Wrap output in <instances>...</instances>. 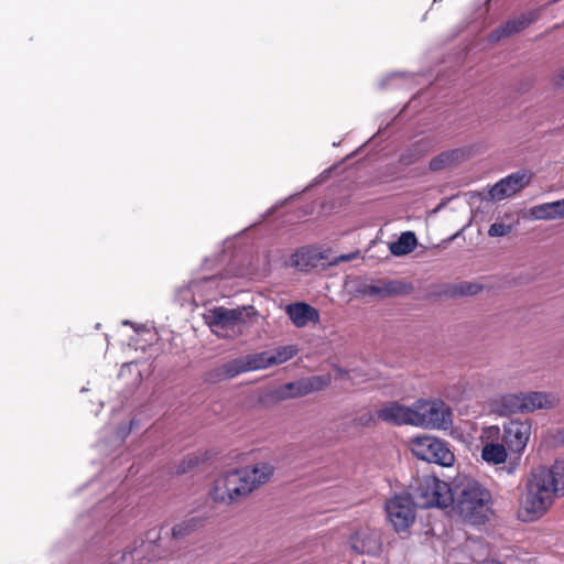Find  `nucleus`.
Masks as SVG:
<instances>
[{"mask_svg":"<svg viewBox=\"0 0 564 564\" xmlns=\"http://www.w3.org/2000/svg\"><path fill=\"white\" fill-rule=\"evenodd\" d=\"M273 473V466L268 463L257 464L252 468L229 470L213 481L208 496L216 503L238 502L268 482Z\"/></svg>","mask_w":564,"mask_h":564,"instance_id":"nucleus-1","label":"nucleus"},{"mask_svg":"<svg viewBox=\"0 0 564 564\" xmlns=\"http://www.w3.org/2000/svg\"><path fill=\"white\" fill-rule=\"evenodd\" d=\"M455 510L473 524L485 523L491 513V495L479 482L468 480L454 496Z\"/></svg>","mask_w":564,"mask_h":564,"instance_id":"nucleus-2","label":"nucleus"},{"mask_svg":"<svg viewBox=\"0 0 564 564\" xmlns=\"http://www.w3.org/2000/svg\"><path fill=\"white\" fill-rule=\"evenodd\" d=\"M555 497L532 471L519 499L517 518L522 522H534L543 518L554 503Z\"/></svg>","mask_w":564,"mask_h":564,"instance_id":"nucleus-3","label":"nucleus"},{"mask_svg":"<svg viewBox=\"0 0 564 564\" xmlns=\"http://www.w3.org/2000/svg\"><path fill=\"white\" fill-rule=\"evenodd\" d=\"M254 316L257 311L251 305L237 308L218 306L209 311L207 323L217 336L234 338L243 333L249 319Z\"/></svg>","mask_w":564,"mask_h":564,"instance_id":"nucleus-4","label":"nucleus"},{"mask_svg":"<svg viewBox=\"0 0 564 564\" xmlns=\"http://www.w3.org/2000/svg\"><path fill=\"white\" fill-rule=\"evenodd\" d=\"M416 482L414 499L420 508H446L454 502V492L446 481L424 475Z\"/></svg>","mask_w":564,"mask_h":564,"instance_id":"nucleus-5","label":"nucleus"},{"mask_svg":"<svg viewBox=\"0 0 564 564\" xmlns=\"http://www.w3.org/2000/svg\"><path fill=\"white\" fill-rule=\"evenodd\" d=\"M413 411L414 426L446 430L452 425V411L441 400H417L413 403Z\"/></svg>","mask_w":564,"mask_h":564,"instance_id":"nucleus-6","label":"nucleus"},{"mask_svg":"<svg viewBox=\"0 0 564 564\" xmlns=\"http://www.w3.org/2000/svg\"><path fill=\"white\" fill-rule=\"evenodd\" d=\"M410 449L419 459L449 467L455 456L446 442L430 435H417L410 440Z\"/></svg>","mask_w":564,"mask_h":564,"instance_id":"nucleus-7","label":"nucleus"},{"mask_svg":"<svg viewBox=\"0 0 564 564\" xmlns=\"http://www.w3.org/2000/svg\"><path fill=\"white\" fill-rule=\"evenodd\" d=\"M330 382L328 376H313L303 378L293 382L285 383L276 388L273 395L278 400L293 399L307 395L312 392L321 391Z\"/></svg>","mask_w":564,"mask_h":564,"instance_id":"nucleus-8","label":"nucleus"},{"mask_svg":"<svg viewBox=\"0 0 564 564\" xmlns=\"http://www.w3.org/2000/svg\"><path fill=\"white\" fill-rule=\"evenodd\" d=\"M386 510L395 531H404L415 520L414 502L408 496H395L386 503Z\"/></svg>","mask_w":564,"mask_h":564,"instance_id":"nucleus-9","label":"nucleus"},{"mask_svg":"<svg viewBox=\"0 0 564 564\" xmlns=\"http://www.w3.org/2000/svg\"><path fill=\"white\" fill-rule=\"evenodd\" d=\"M531 435V423L529 421L511 420L503 425L502 441L508 449L521 456L527 447Z\"/></svg>","mask_w":564,"mask_h":564,"instance_id":"nucleus-10","label":"nucleus"},{"mask_svg":"<svg viewBox=\"0 0 564 564\" xmlns=\"http://www.w3.org/2000/svg\"><path fill=\"white\" fill-rule=\"evenodd\" d=\"M532 176V172L528 170L514 172L496 183L489 191V194L496 200L510 197L528 186L531 183Z\"/></svg>","mask_w":564,"mask_h":564,"instance_id":"nucleus-11","label":"nucleus"},{"mask_svg":"<svg viewBox=\"0 0 564 564\" xmlns=\"http://www.w3.org/2000/svg\"><path fill=\"white\" fill-rule=\"evenodd\" d=\"M539 15L540 14L538 10H532L507 21L502 25L491 31L489 35V41L498 42L505 37L511 36L523 31L530 24L534 23L539 19Z\"/></svg>","mask_w":564,"mask_h":564,"instance_id":"nucleus-12","label":"nucleus"},{"mask_svg":"<svg viewBox=\"0 0 564 564\" xmlns=\"http://www.w3.org/2000/svg\"><path fill=\"white\" fill-rule=\"evenodd\" d=\"M544 480L545 487L554 497H564V460H556L551 467H538L532 470Z\"/></svg>","mask_w":564,"mask_h":564,"instance_id":"nucleus-13","label":"nucleus"},{"mask_svg":"<svg viewBox=\"0 0 564 564\" xmlns=\"http://www.w3.org/2000/svg\"><path fill=\"white\" fill-rule=\"evenodd\" d=\"M413 405L406 406L398 402H389L377 411L378 420L391 425H413Z\"/></svg>","mask_w":564,"mask_h":564,"instance_id":"nucleus-14","label":"nucleus"},{"mask_svg":"<svg viewBox=\"0 0 564 564\" xmlns=\"http://www.w3.org/2000/svg\"><path fill=\"white\" fill-rule=\"evenodd\" d=\"M412 285L400 280H379L373 284L365 285L362 293L369 296L390 297L409 294Z\"/></svg>","mask_w":564,"mask_h":564,"instance_id":"nucleus-15","label":"nucleus"},{"mask_svg":"<svg viewBox=\"0 0 564 564\" xmlns=\"http://www.w3.org/2000/svg\"><path fill=\"white\" fill-rule=\"evenodd\" d=\"M350 546L359 554H376L381 549V542L377 532L360 529L350 536Z\"/></svg>","mask_w":564,"mask_h":564,"instance_id":"nucleus-16","label":"nucleus"},{"mask_svg":"<svg viewBox=\"0 0 564 564\" xmlns=\"http://www.w3.org/2000/svg\"><path fill=\"white\" fill-rule=\"evenodd\" d=\"M297 354L293 345L279 347L274 350H265L254 354L259 369H265L274 365H281L292 359Z\"/></svg>","mask_w":564,"mask_h":564,"instance_id":"nucleus-17","label":"nucleus"},{"mask_svg":"<svg viewBox=\"0 0 564 564\" xmlns=\"http://www.w3.org/2000/svg\"><path fill=\"white\" fill-rule=\"evenodd\" d=\"M285 312L296 327H304L310 322L317 323L319 321L318 311L304 302L286 305Z\"/></svg>","mask_w":564,"mask_h":564,"instance_id":"nucleus-18","label":"nucleus"},{"mask_svg":"<svg viewBox=\"0 0 564 564\" xmlns=\"http://www.w3.org/2000/svg\"><path fill=\"white\" fill-rule=\"evenodd\" d=\"M258 369L259 367L257 366L256 356L253 354L228 361L221 366L220 372L226 378H234L240 373Z\"/></svg>","mask_w":564,"mask_h":564,"instance_id":"nucleus-19","label":"nucleus"},{"mask_svg":"<svg viewBox=\"0 0 564 564\" xmlns=\"http://www.w3.org/2000/svg\"><path fill=\"white\" fill-rule=\"evenodd\" d=\"M558 404V398L553 393L533 391L524 393V409L533 412L539 409H552Z\"/></svg>","mask_w":564,"mask_h":564,"instance_id":"nucleus-20","label":"nucleus"},{"mask_svg":"<svg viewBox=\"0 0 564 564\" xmlns=\"http://www.w3.org/2000/svg\"><path fill=\"white\" fill-rule=\"evenodd\" d=\"M531 214L535 219L554 220L564 218V200H555L551 203L534 206Z\"/></svg>","mask_w":564,"mask_h":564,"instance_id":"nucleus-21","label":"nucleus"},{"mask_svg":"<svg viewBox=\"0 0 564 564\" xmlns=\"http://www.w3.org/2000/svg\"><path fill=\"white\" fill-rule=\"evenodd\" d=\"M508 453L506 445L489 442L482 446L481 458L489 465H500L507 460Z\"/></svg>","mask_w":564,"mask_h":564,"instance_id":"nucleus-22","label":"nucleus"},{"mask_svg":"<svg viewBox=\"0 0 564 564\" xmlns=\"http://www.w3.org/2000/svg\"><path fill=\"white\" fill-rule=\"evenodd\" d=\"M463 158L464 151L462 149L448 150L433 158L430 161V169L432 171H441L456 162H459Z\"/></svg>","mask_w":564,"mask_h":564,"instance_id":"nucleus-23","label":"nucleus"},{"mask_svg":"<svg viewBox=\"0 0 564 564\" xmlns=\"http://www.w3.org/2000/svg\"><path fill=\"white\" fill-rule=\"evenodd\" d=\"M499 405L503 414L527 412L524 409V393H508L500 397Z\"/></svg>","mask_w":564,"mask_h":564,"instance_id":"nucleus-24","label":"nucleus"},{"mask_svg":"<svg viewBox=\"0 0 564 564\" xmlns=\"http://www.w3.org/2000/svg\"><path fill=\"white\" fill-rule=\"evenodd\" d=\"M417 240L412 231L402 232L395 242L390 245V251L394 256H404L412 252L416 247Z\"/></svg>","mask_w":564,"mask_h":564,"instance_id":"nucleus-25","label":"nucleus"},{"mask_svg":"<svg viewBox=\"0 0 564 564\" xmlns=\"http://www.w3.org/2000/svg\"><path fill=\"white\" fill-rule=\"evenodd\" d=\"M205 523L202 517H192L176 523L172 529V535L175 539H181L189 535L196 530L200 529Z\"/></svg>","mask_w":564,"mask_h":564,"instance_id":"nucleus-26","label":"nucleus"},{"mask_svg":"<svg viewBox=\"0 0 564 564\" xmlns=\"http://www.w3.org/2000/svg\"><path fill=\"white\" fill-rule=\"evenodd\" d=\"M292 265L301 271L317 267L315 251L299 250L291 258Z\"/></svg>","mask_w":564,"mask_h":564,"instance_id":"nucleus-27","label":"nucleus"},{"mask_svg":"<svg viewBox=\"0 0 564 564\" xmlns=\"http://www.w3.org/2000/svg\"><path fill=\"white\" fill-rule=\"evenodd\" d=\"M482 288L477 284V283H473V282H460L458 284H456L453 289V293L455 295H460V296H464V295H475L477 294Z\"/></svg>","mask_w":564,"mask_h":564,"instance_id":"nucleus-28","label":"nucleus"},{"mask_svg":"<svg viewBox=\"0 0 564 564\" xmlns=\"http://www.w3.org/2000/svg\"><path fill=\"white\" fill-rule=\"evenodd\" d=\"M315 254H316V262L318 260H325V261H327L332 265L338 264L339 262L350 261L351 259H354V254H341L339 257L330 259L328 257V251L327 250L326 251H322V252H315Z\"/></svg>","mask_w":564,"mask_h":564,"instance_id":"nucleus-29","label":"nucleus"},{"mask_svg":"<svg viewBox=\"0 0 564 564\" xmlns=\"http://www.w3.org/2000/svg\"><path fill=\"white\" fill-rule=\"evenodd\" d=\"M377 419V413L375 414L371 411H367L361 413L358 417H356L355 423L358 426L369 427L376 425Z\"/></svg>","mask_w":564,"mask_h":564,"instance_id":"nucleus-30","label":"nucleus"},{"mask_svg":"<svg viewBox=\"0 0 564 564\" xmlns=\"http://www.w3.org/2000/svg\"><path fill=\"white\" fill-rule=\"evenodd\" d=\"M199 464V458L196 455H188L177 467L176 474H185L189 469Z\"/></svg>","mask_w":564,"mask_h":564,"instance_id":"nucleus-31","label":"nucleus"},{"mask_svg":"<svg viewBox=\"0 0 564 564\" xmlns=\"http://www.w3.org/2000/svg\"><path fill=\"white\" fill-rule=\"evenodd\" d=\"M509 232V227L505 224L495 223L490 226L488 234L491 237H501Z\"/></svg>","mask_w":564,"mask_h":564,"instance_id":"nucleus-32","label":"nucleus"},{"mask_svg":"<svg viewBox=\"0 0 564 564\" xmlns=\"http://www.w3.org/2000/svg\"><path fill=\"white\" fill-rule=\"evenodd\" d=\"M553 84L557 87H564V68L553 77Z\"/></svg>","mask_w":564,"mask_h":564,"instance_id":"nucleus-33","label":"nucleus"},{"mask_svg":"<svg viewBox=\"0 0 564 564\" xmlns=\"http://www.w3.org/2000/svg\"><path fill=\"white\" fill-rule=\"evenodd\" d=\"M488 433L490 434V436L494 435V434L498 435L499 434V427L498 426H491V427H489Z\"/></svg>","mask_w":564,"mask_h":564,"instance_id":"nucleus-34","label":"nucleus"},{"mask_svg":"<svg viewBox=\"0 0 564 564\" xmlns=\"http://www.w3.org/2000/svg\"><path fill=\"white\" fill-rule=\"evenodd\" d=\"M127 556H130L131 558H133V553H132V552L124 553V554L122 555V558L126 561V560H127Z\"/></svg>","mask_w":564,"mask_h":564,"instance_id":"nucleus-35","label":"nucleus"}]
</instances>
